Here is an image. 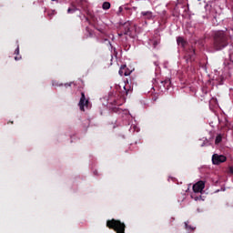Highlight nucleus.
Returning a JSON list of instances; mask_svg holds the SVG:
<instances>
[{"label": "nucleus", "instance_id": "f257e3e1", "mask_svg": "<svg viewBox=\"0 0 233 233\" xmlns=\"http://www.w3.org/2000/svg\"><path fill=\"white\" fill-rule=\"evenodd\" d=\"M212 46L216 51L223 50V48L228 46V35L225 31L214 32Z\"/></svg>", "mask_w": 233, "mask_h": 233}, {"label": "nucleus", "instance_id": "f03ea898", "mask_svg": "<svg viewBox=\"0 0 233 233\" xmlns=\"http://www.w3.org/2000/svg\"><path fill=\"white\" fill-rule=\"evenodd\" d=\"M106 227H107V228H110L111 230H115V232H116V233H125V229L127 228V226L125 225V223H123V222H121V220H117L116 218L107 220Z\"/></svg>", "mask_w": 233, "mask_h": 233}, {"label": "nucleus", "instance_id": "7ed1b4c3", "mask_svg": "<svg viewBox=\"0 0 233 233\" xmlns=\"http://www.w3.org/2000/svg\"><path fill=\"white\" fill-rule=\"evenodd\" d=\"M117 34L119 37H123V35H128V37H134V35L132 34L130 22H126L120 25Z\"/></svg>", "mask_w": 233, "mask_h": 233}, {"label": "nucleus", "instance_id": "20e7f679", "mask_svg": "<svg viewBox=\"0 0 233 233\" xmlns=\"http://www.w3.org/2000/svg\"><path fill=\"white\" fill-rule=\"evenodd\" d=\"M184 59L186 63H192V61H196V49L194 47L189 48L186 55L184 56Z\"/></svg>", "mask_w": 233, "mask_h": 233}, {"label": "nucleus", "instance_id": "39448f33", "mask_svg": "<svg viewBox=\"0 0 233 233\" xmlns=\"http://www.w3.org/2000/svg\"><path fill=\"white\" fill-rule=\"evenodd\" d=\"M90 101L86 99V96H85V93H81V97L78 103V106L81 110V112H85V106L88 107Z\"/></svg>", "mask_w": 233, "mask_h": 233}, {"label": "nucleus", "instance_id": "423d86ee", "mask_svg": "<svg viewBox=\"0 0 233 233\" xmlns=\"http://www.w3.org/2000/svg\"><path fill=\"white\" fill-rule=\"evenodd\" d=\"M225 161H227V157L224 155L214 154L212 156L213 165H221V163H225Z\"/></svg>", "mask_w": 233, "mask_h": 233}, {"label": "nucleus", "instance_id": "0eeeda50", "mask_svg": "<svg viewBox=\"0 0 233 233\" xmlns=\"http://www.w3.org/2000/svg\"><path fill=\"white\" fill-rule=\"evenodd\" d=\"M204 188H205V182L203 180H200L193 185V191L195 193L203 192Z\"/></svg>", "mask_w": 233, "mask_h": 233}, {"label": "nucleus", "instance_id": "6e6552de", "mask_svg": "<svg viewBox=\"0 0 233 233\" xmlns=\"http://www.w3.org/2000/svg\"><path fill=\"white\" fill-rule=\"evenodd\" d=\"M132 92V88L128 86V84H126L123 86V90L119 92V96L123 99H127V96H128V93Z\"/></svg>", "mask_w": 233, "mask_h": 233}, {"label": "nucleus", "instance_id": "1a4fd4ad", "mask_svg": "<svg viewBox=\"0 0 233 233\" xmlns=\"http://www.w3.org/2000/svg\"><path fill=\"white\" fill-rule=\"evenodd\" d=\"M140 16L142 19H147L148 21H150V19H154V14L152 11H142L140 13Z\"/></svg>", "mask_w": 233, "mask_h": 233}, {"label": "nucleus", "instance_id": "9d476101", "mask_svg": "<svg viewBox=\"0 0 233 233\" xmlns=\"http://www.w3.org/2000/svg\"><path fill=\"white\" fill-rule=\"evenodd\" d=\"M119 76H130V71L127 68V66H122L118 71Z\"/></svg>", "mask_w": 233, "mask_h": 233}, {"label": "nucleus", "instance_id": "9b49d317", "mask_svg": "<svg viewBox=\"0 0 233 233\" xmlns=\"http://www.w3.org/2000/svg\"><path fill=\"white\" fill-rule=\"evenodd\" d=\"M177 43L178 46H182V48H185V46H187V40H185V38H183V36H178L177 38Z\"/></svg>", "mask_w": 233, "mask_h": 233}, {"label": "nucleus", "instance_id": "f8f14e48", "mask_svg": "<svg viewBox=\"0 0 233 233\" xmlns=\"http://www.w3.org/2000/svg\"><path fill=\"white\" fill-rule=\"evenodd\" d=\"M75 12H77V7L72 5V6L67 9V14H75Z\"/></svg>", "mask_w": 233, "mask_h": 233}, {"label": "nucleus", "instance_id": "ddd939ff", "mask_svg": "<svg viewBox=\"0 0 233 233\" xmlns=\"http://www.w3.org/2000/svg\"><path fill=\"white\" fill-rule=\"evenodd\" d=\"M110 2H104L102 5L103 10H110Z\"/></svg>", "mask_w": 233, "mask_h": 233}, {"label": "nucleus", "instance_id": "4468645a", "mask_svg": "<svg viewBox=\"0 0 233 233\" xmlns=\"http://www.w3.org/2000/svg\"><path fill=\"white\" fill-rule=\"evenodd\" d=\"M221 141H223V137H221V135H218L215 139V144L219 145V143H221Z\"/></svg>", "mask_w": 233, "mask_h": 233}, {"label": "nucleus", "instance_id": "2eb2a0df", "mask_svg": "<svg viewBox=\"0 0 233 233\" xmlns=\"http://www.w3.org/2000/svg\"><path fill=\"white\" fill-rule=\"evenodd\" d=\"M186 230H194V228L192 226H188V221L185 222Z\"/></svg>", "mask_w": 233, "mask_h": 233}, {"label": "nucleus", "instance_id": "dca6fc26", "mask_svg": "<svg viewBox=\"0 0 233 233\" xmlns=\"http://www.w3.org/2000/svg\"><path fill=\"white\" fill-rule=\"evenodd\" d=\"M152 45H153V47L156 48L157 46V45H159V41L157 40H153L152 41Z\"/></svg>", "mask_w": 233, "mask_h": 233}, {"label": "nucleus", "instance_id": "f3484780", "mask_svg": "<svg viewBox=\"0 0 233 233\" xmlns=\"http://www.w3.org/2000/svg\"><path fill=\"white\" fill-rule=\"evenodd\" d=\"M52 15H56V10H53L51 13H48V16L52 19Z\"/></svg>", "mask_w": 233, "mask_h": 233}, {"label": "nucleus", "instance_id": "a211bd4d", "mask_svg": "<svg viewBox=\"0 0 233 233\" xmlns=\"http://www.w3.org/2000/svg\"><path fill=\"white\" fill-rule=\"evenodd\" d=\"M104 43H106L107 45H110V46H112V44H110V40L106 38L104 39Z\"/></svg>", "mask_w": 233, "mask_h": 233}, {"label": "nucleus", "instance_id": "6ab92c4d", "mask_svg": "<svg viewBox=\"0 0 233 233\" xmlns=\"http://www.w3.org/2000/svg\"><path fill=\"white\" fill-rule=\"evenodd\" d=\"M15 55L19 56V46L15 50Z\"/></svg>", "mask_w": 233, "mask_h": 233}, {"label": "nucleus", "instance_id": "aec40b11", "mask_svg": "<svg viewBox=\"0 0 233 233\" xmlns=\"http://www.w3.org/2000/svg\"><path fill=\"white\" fill-rule=\"evenodd\" d=\"M228 173H229V174H233V167H229V168H228Z\"/></svg>", "mask_w": 233, "mask_h": 233}, {"label": "nucleus", "instance_id": "412c9836", "mask_svg": "<svg viewBox=\"0 0 233 233\" xmlns=\"http://www.w3.org/2000/svg\"><path fill=\"white\" fill-rule=\"evenodd\" d=\"M121 12H123V7L120 6V7L118 8L117 14L119 15V14H121Z\"/></svg>", "mask_w": 233, "mask_h": 233}, {"label": "nucleus", "instance_id": "4be33fe9", "mask_svg": "<svg viewBox=\"0 0 233 233\" xmlns=\"http://www.w3.org/2000/svg\"><path fill=\"white\" fill-rule=\"evenodd\" d=\"M20 59H21V56H15V61H19Z\"/></svg>", "mask_w": 233, "mask_h": 233}, {"label": "nucleus", "instance_id": "5701e85b", "mask_svg": "<svg viewBox=\"0 0 233 233\" xmlns=\"http://www.w3.org/2000/svg\"><path fill=\"white\" fill-rule=\"evenodd\" d=\"M115 105L119 106V105H121V104L117 103V101H115Z\"/></svg>", "mask_w": 233, "mask_h": 233}, {"label": "nucleus", "instance_id": "b1692460", "mask_svg": "<svg viewBox=\"0 0 233 233\" xmlns=\"http://www.w3.org/2000/svg\"><path fill=\"white\" fill-rule=\"evenodd\" d=\"M66 86H70V84L68 85V84H66Z\"/></svg>", "mask_w": 233, "mask_h": 233}, {"label": "nucleus", "instance_id": "393cba45", "mask_svg": "<svg viewBox=\"0 0 233 233\" xmlns=\"http://www.w3.org/2000/svg\"><path fill=\"white\" fill-rule=\"evenodd\" d=\"M11 124L14 125V121H11Z\"/></svg>", "mask_w": 233, "mask_h": 233}, {"label": "nucleus", "instance_id": "a878e982", "mask_svg": "<svg viewBox=\"0 0 233 233\" xmlns=\"http://www.w3.org/2000/svg\"><path fill=\"white\" fill-rule=\"evenodd\" d=\"M51 1H57V0H51Z\"/></svg>", "mask_w": 233, "mask_h": 233}]
</instances>
